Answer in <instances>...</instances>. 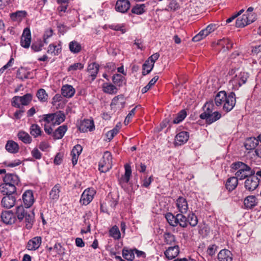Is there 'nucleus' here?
Wrapping results in <instances>:
<instances>
[{"label": "nucleus", "instance_id": "f257e3e1", "mask_svg": "<svg viewBox=\"0 0 261 261\" xmlns=\"http://www.w3.org/2000/svg\"><path fill=\"white\" fill-rule=\"evenodd\" d=\"M228 74L229 76H231L229 82V85L232 86V88L234 90H238L240 87L245 84L249 77V74L247 72L241 71L238 68L230 69Z\"/></svg>", "mask_w": 261, "mask_h": 261}, {"label": "nucleus", "instance_id": "f03ea898", "mask_svg": "<svg viewBox=\"0 0 261 261\" xmlns=\"http://www.w3.org/2000/svg\"><path fill=\"white\" fill-rule=\"evenodd\" d=\"M230 167L231 170L237 171L235 176L239 180H243L255 174L253 169L242 162H234L231 165Z\"/></svg>", "mask_w": 261, "mask_h": 261}, {"label": "nucleus", "instance_id": "7ed1b4c3", "mask_svg": "<svg viewBox=\"0 0 261 261\" xmlns=\"http://www.w3.org/2000/svg\"><path fill=\"white\" fill-rule=\"evenodd\" d=\"M15 214L20 221H22L23 218L25 219V226L27 229L32 228L34 221V213L33 212H31L29 213H27L23 206L20 205L16 207Z\"/></svg>", "mask_w": 261, "mask_h": 261}, {"label": "nucleus", "instance_id": "20e7f679", "mask_svg": "<svg viewBox=\"0 0 261 261\" xmlns=\"http://www.w3.org/2000/svg\"><path fill=\"white\" fill-rule=\"evenodd\" d=\"M112 166V155L109 151L104 152L102 159L99 163V170L101 172H107Z\"/></svg>", "mask_w": 261, "mask_h": 261}, {"label": "nucleus", "instance_id": "39448f33", "mask_svg": "<svg viewBox=\"0 0 261 261\" xmlns=\"http://www.w3.org/2000/svg\"><path fill=\"white\" fill-rule=\"evenodd\" d=\"M236 95L234 92H231L225 100L223 109L226 112L230 111L236 105Z\"/></svg>", "mask_w": 261, "mask_h": 261}, {"label": "nucleus", "instance_id": "423d86ee", "mask_svg": "<svg viewBox=\"0 0 261 261\" xmlns=\"http://www.w3.org/2000/svg\"><path fill=\"white\" fill-rule=\"evenodd\" d=\"M259 185V179L256 176L252 175L247 178L245 181V187L249 191H254Z\"/></svg>", "mask_w": 261, "mask_h": 261}, {"label": "nucleus", "instance_id": "0eeeda50", "mask_svg": "<svg viewBox=\"0 0 261 261\" xmlns=\"http://www.w3.org/2000/svg\"><path fill=\"white\" fill-rule=\"evenodd\" d=\"M95 193V191L93 189L88 188L85 190L82 194L81 203L85 205L88 204L92 200Z\"/></svg>", "mask_w": 261, "mask_h": 261}, {"label": "nucleus", "instance_id": "6e6552de", "mask_svg": "<svg viewBox=\"0 0 261 261\" xmlns=\"http://www.w3.org/2000/svg\"><path fill=\"white\" fill-rule=\"evenodd\" d=\"M31 35L30 29L26 28L24 29L21 37L20 44L24 48H28L30 46Z\"/></svg>", "mask_w": 261, "mask_h": 261}, {"label": "nucleus", "instance_id": "1a4fd4ad", "mask_svg": "<svg viewBox=\"0 0 261 261\" xmlns=\"http://www.w3.org/2000/svg\"><path fill=\"white\" fill-rule=\"evenodd\" d=\"M252 15L249 16L248 14H243L242 16L237 18L236 22V25L238 28H243L250 24L254 21L253 18H252Z\"/></svg>", "mask_w": 261, "mask_h": 261}, {"label": "nucleus", "instance_id": "9d476101", "mask_svg": "<svg viewBox=\"0 0 261 261\" xmlns=\"http://www.w3.org/2000/svg\"><path fill=\"white\" fill-rule=\"evenodd\" d=\"M176 206L178 211L182 214L187 213L189 206L187 199L181 196H179L176 201Z\"/></svg>", "mask_w": 261, "mask_h": 261}, {"label": "nucleus", "instance_id": "9b49d317", "mask_svg": "<svg viewBox=\"0 0 261 261\" xmlns=\"http://www.w3.org/2000/svg\"><path fill=\"white\" fill-rule=\"evenodd\" d=\"M42 243V238L37 236L30 240L27 245V248L30 251H35L38 249Z\"/></svg>", "mask_w": 261, "mask_h": 261}, {"label": "nucleus", "instance_id": "f8f14e48", "mask_svg": "<svg viewBox=\"0 0 261 261\" xmlns=\"http://www.w3.org/2000/svg\"><path fill=\"white\" fill-rule=\"evenodd\" d=\"M130 6L128 0H118L115 5V9L118 12L124 13L128 11Z\"/></svg>", "mask_w": 261, "mask_h": 261}, {"label": "nucleus", "instance_id": "ddd939ff", "mask_svg": "<svg viewBox=\"0 0 261 261\" xmlns=\"http://www.w3.org/2000/svg\"><path fill=\"white\" fill-rule=\"evenodd\" d=\"M1 217L2 221L6 224L11 225L16 221V217L11 211L2 212Z\"/></svg>", "mask_w": 261, "mask_h": 261}, {"label": "nucleus", "instance_id": "4468645a", "mask_svg": "<svg viewBox=\"0 0 261 261\" xmlns=\"http://www.w3.org/2000/svg\"><path fill=\"white\" fill-rule=\"evenodd\" d=\"M189 138V134L187 132H181L177 134L175 138L174 145L180 146L185 144Z\"/></svg>", "mask_w": 261, "mask_h": 261}, {"label": "nucleus", "instance_id": "2eb2a0df", "mask_svg": "<svg viewBox=\"0 0 261 261\" xmlns=\"http://www.w3.org/2000/svg\"><path fill=\"white\" fill-rule=\"evenodd\" d=\"M4 183L10 186L15 187L19 182V178L18 176L14 174H7L3 179Z\"/></svg>", "mask_w": 261, "mask_h": 261}, {"label": "nucleus", "instance_id": "dca6fc26", "mask_svg": "<svg viewBox=\"0 0 261 261\" xmlns=\"http://www.w3.org/2000/svg\"><path fill=\"white\" fill-rule=\"evenodd\" d=\"M22 199L27 208L31 207L34 202V198L32 191H26L22 195Z\"/></svg>", "mask_w": 261, "mask_h": 261}, {"label": "nucleus", "instance_id": "f3484780", "mask_svg": "<svg viewBox=\"0 0 261 261\" xmlns=\"http://www.w3.org/2000/svg\"><path fill=\"white\" fill-rule=\"evenodd\" d=\"M94 125L93 120L89 119L84 120L81 123L79 129L82 132L92 131L94 129Z\"/></svg>", "mask_w": 261, "mask_h": 261}, {"label": "nucleus", "instance_id": "a211bd4d", "mask_svg": "<svg viewBox=\"0 0 261 261\" xmlns=\"http://www.w3.org/2000/svg\"><path fill=\"white\" fill-rule=\"evenodd\" d=\"M179 253V247L175 245L173 247H169L164 252L166 257L169 259L171 260L175 258Z\"/></svg>", "mask_w": 261, "mask_h": 261}, {"label": "nucleus", "instance_id": "6ab92c4d", "mask_svg": "<svg viewBox=\"0 0 261 261\" xmlns=\"http://www.w3.org/2000/svg\"><path fill=\"white\" fill-rule=\"evenodd\" d=\"M16 201V198L13 195H8L4 197L1 203L3 207L6 208H10L13 207Z\"/></svg>", "mask_w": 261, "mask_h": 261}, {"label": "nucleus", "instance_id": "aec40b11", "mask_svg": "<svg viewBox=\"0 0 261 261\" xmlns=\"http://www.w3.org/2000/svg\"><path fill=\"white\" fill-rule=\"evenodd\" d=\"M204 112L200 115V118L201 119L206 118L209 115L213 113L214 110L213 101L207 102L203 107Z\"/></svg>", "mask_w": 261, "mask_h": 261}, {"label": "nucleus", "instance_id": "412c9836", "mask_svg": "<svg viewBox=\"0 0 261 261\" xmlns=\"http://www.w3.org/2000/svg\"><path fill=\"white\" fill-rule=\"evenodd\" d=\"M16 188L15 187L10 186L5 183H3L0 185V192L4 195H13L12 194L16 192Z\"/></svg>", "mask_w": 261, "mask_h": 261}, {"label": "nucleus", "instance_id": "4be33fe9", "mask_svg": "<svg viewBox=\"0 0 261 261\" xmlns=\"http://www.w3.org/2000/svg\"><path fill=\"white\" fill-rule=\"evenodd\" d=\"M61 189V186L59 184H56L49 192V199L53 201H57L60 197Z\"/></svg>", "mask_w": 261, "mask_h": 261}, {"label": "nucleus", "instance_id": "5701e85b", "mask_svg": "<svg viewBox=\"0 0 261 261\" xmlns=\"http://www.w3.org/2000/svg\"><path fill=\"white\" fill-rule=\"evenodd\" d=\"M75 92L74 88L70 85H63L61 88L62 95L65 97H72Z\"/></svg>", "mask_w": 261, "mask_h": 261}, {"label": "nucleus", "instance_id": "b1692460", "mask_svg": "<svg viewBox=\"0 0 261 261\" xmlns=\"http://www.w3.org/2000/svg\"><path fill=\"white\" fill-rule=\"evenodd\" d=\"M218 259L219 261H232V254L229 250L223 249L218 253Z\"/></svg>", "mask_w": 261, "mask_h": 261}, {"label": "nucleus", "instance_id": "393cba45", "mask_svg": "<svg viewBox=\"0 0 261 261\" xmlns=\"http://www.w3.org/2000/svg\"><path fill=\"white\" fill-rule=\"evenodd\" d=\"M125 173L119 179V183L121 185L124 184H127L130 179L132 175L131 167L129 165L126 164L125 165Z\"/></svg>", "mask_w": 261, "mask_h": 261}, {"label": "nucleus", "instance_id": "a878e982", "mask_svg": "<svg viewBox=\"0 0 261 261\" xmlns=\"http://www.w3.org/2000/svg\"><path fill=\"white\" fill-rule=\"evenodd\" d=\"M257 204V201L255 196H248L244 200V206L247 209H251L254 207Z\"/></svg>", "mask_w": 261, "mask_h": 261}, {"label": "nucleus", "instance_id": "bb28decb", "mask_svg": "<svg viewBox=\"0 0 261 261\" xmlns=\"http://www.w3.org/2000/svg\"><path fill=\"white\" fill-rule=\"evenodd\" d=\"M67 130V126L63 125L58 127L53 133V137L55 139H61L64 136Z\"/></svg>", "mask_w": 261, "mask_h": 261}, {"label": "nucleus", "instance_id": "cd10ccee", "mask_svg": "<svg viewBox=\"0 0 261 261\" xmlns=\"http://www.w3.org/2000/svg\"><path fill=\"white\" fill-rule=\"evenodd\" d=\"M238 180L239 179H238L236 176L229 177L226 180L225 184L226 188L229 191H232L235 189L238 186Z\"/></svg>", "mask_w": 261, "mask_h": 261}, {"label": "nucleus", "instance_id": "c85d7f7f", "mask_svg": "<svg viewBox=\"0 0 261 261\" xmlns=\"http://www.w3.org/2000/svg\"><path fill=\"white\" fill-rule=\"evenodd\" d=\"M258 144V140L254 137L247 139L245 142L244 146L247 150H252L255 148Z\"/></svg>", "mask_w": 261, "mask_h": 261}, {"label": "nucleus", "instance_id": "c756f323", "mask_svg": "<svg viewBox=\"0 0 261 261\" xmlns=\"http://www.w3.org/2000/svg\"><path fill=\"white\" fill-rule=\"evenodd\" d=\"M99 65L96 63H92L89 64L88 66V72L91 76L92 80L93 81L96 77L99 70Z\"/></svg>", "mask_w": 261, "mask_h": 261}, {"label": "nucleus", "instance_id": "7c9ffc66", "mask_svg": "<svg viewBox=\"0 0 261 261\" xmlns=\"http://www.w3.org/2000/svg\"><path fill=\"white\" fill-rule=\"evenodd\" d=\"M226 93L224 91L218 92L215 96V102L216 106L218 107L224 105L225 100L226 98Z\"/></svg>", "mask_w": 261, "mask_h": 261}, {"label": "nucleus", "instance_id": "2f4dec72", "mask_svg": "<svg viewBox=\"0 0 261 261\" xmlns=\"http://www.w3.org/2000/svg\"><path fill=\"white\" fill-rule=\"evenodd\" d=\"M62 47L60 44L55 45L50 44L48 47L47 52L53 56H58L61 52Z\"/></svg>", "mask_w": 261, "mask_h": 261}, {"label": "nucleus", "instance_id": "473e14b6", "mask_svg": "<svg viewBox=\"0 0 261 261\" xmlns=\"http://www.w3.org/2000/svg\"><path fill=\"white\" fill-rule=\"evenodd\" d=\"M5 148L8 152L15 153L18 151L19 147L17 143L12 140H9L7 142Z\"/></svg>", "mask_w": 261, "mask_h": 261}, {"label": "nucleus", "instance_id": "72a5a7b5", "mask_svg": "<svg viewBox=\"0 0 261 261\" xmlns=\"http://www.w3.org/2000/svg\"><path fill=\"white\" fill-rule=\"evenodd\" d=\"M53 115L54 117V126L56 125L60 124L65 120V115L64 113L61 111H58L56 113H53Z\"/></svg>", "mask_w": 261, "mask_h": 261}, {"label": "nucleus", "instance_id": "f704fd0d", "mask_svg": "<svg viewBox=\"0 0 261 261\" xmlns=\"http://www.w3.org/2000/svg\"><path fill=\"white\" fill-rule=\"evenodd\" d=\"M221 117V114L218 111H215L212 113L206 118L205 120L206 123L210 124L212 123L219 120Z\"/></svg>", "mask_w": 261, "mask_h": 261}, {"label": "nucleus", "instance_id": "c9c22d12", "mask_svg": "<svg viewBox=\"0 0 261 261\" xmlns=\"http://www.w3.org/2000/svg\"><path fill=\"white\" fill-rule=\"evenodd\" d=\"M184 214L180 213L176 215V222L177 225H179L182 228H186L188 226V221L187 217Z\"/></svg>", "mask_w": 261, "mask_h": 261}, {"label": "nucleus", "instance_id": "e433bc0d", "mask_svg": "<svg viewBox=\"0 0 261 261\" xmlns=\"http://www.w3.org/2000/svg\"><path fill=\"white\" fill-rule=\"evenodd\" d=\"M217 44L221 46L223 50L225 51V48H226L227 50L231 49L232 47L233 44L229 39L223 38V39L218 40Z\"/></svg>", "mask_w": 261, "mask_h": 261}, {"label": "nucleus", "instance_id": "4c0bfd02", "mask_svg": "<svg viewBox=\"0 0 261 261\" xmlns=\"http://www.w3.org/2000/svg\"><path fill=\"white\" fill-rule=\"evenodd\" d=\"M103 91L105 93L109 94H116L117 92V88L111 84L105 83L102 86Z\"/></svg>", "mask_w": 261, "mask_h": 261}, {"label": "nucleus", "instance_id": "58836bf2", "mask_svg": "<svg viewBox=\"0 0 261 261\" xmlns=\"http://www.w3.org/2000/svg\"><path fill=\"white\" fill-rule=\"evenodd\" d=\"M69 48L70 51L74 54L80 53L82 49L81 44L75 40L72 41L69 43Z\"/></svg>", "mask_w": 261, "mask_h": 261}, {"label": "nucleus", "instance_id": "ea45409f", "mask_svg": "<svg viewBox=\"0 0 261 261\" xmlns=\"http://www.w3.org/2000/svg\"><path fill=\"white\" fill-rule=\"evenodd\" d=\"M19 140L25 144H30L32 142V138L28 133L24 131H20L17 134Z\"/></svg>", "mask_w": 261, "mask_h": 261}, {"label": "nucleus", "instance_id": "a19ab883", "mask_svg": "<svg viewBox=\"0 0 261 261\" xmlns=\"http://www.w3.org/2000/svg\"><path fill=\"white\" fill-rule=\"evenodd\" d=\"M146 5L144 4H136L132 9V12L133 13L141 15L145 12Z\"/></svg>", "mask_w": 261, "mask_h": 261}, {"label": "nucleus", "instance_id": "79ce46f5", "mask_svg": "<svg viewBox=\"0 0 261 261\" xmlns=\"http://www.w3.org/2000/svg\"><path fill=\"white\" fill-rule=\"evenodd\" d=\"M27 12L25 11H18L10 14L11 18L14 21H20L26 16Z\"/></svg>", "mask_w": 261, "mask_h": 261}, {"label": "nucleus", "instance_id": "37998d69", "mask_svg": "<svg viewBox=\"0 0 261 261\" xmlns=\"http://www.w3.org/2000/svg\"><path fill=\"white\" fill-rule=\"evenodd\" d=\"M153 66V63H152V62H149L148 60H146L143 65L142 74L145 75L150 73Z\"/></svg>", "mask_w": 261, "mask_h": 261}, {"label": "nucleus", "instance_id": "c03bdc74", "mask_svg": "<svg viewBox=\"0 0 261 261\" xmlns=\"http://www.w3.org/2000/svg\"><path fill=\"white\" fill-rule=\"evenodd\" d=\"M30 134L35 138L41 135V130L40 126L36 124H32L30 129Z\"/></svg>", "mask_w": 261, "mask_h": 261}, {"label": "nucleus", "instance_id": "a18cd8bd", "mask_svg": "<svg viewBox=\"0 0 261 261\" xmlns=\"http://www.w3.org/2000/svg\"><path fill=\"white\" fill-rule=\"evenodd\" d=\"M36 96L41 102H45L47 100L48 95L43 89H39L36 93Z\"/></svg>", "mask_w": 261, "mask_h": 261}, {"label": "nucleus", "instance_id": "49530a36", "mask_svg": "<svg viewBox=\"0 0 261 261\" xmlns=\"http://www.w3.org/2000/svg\"><path fill=\"white\" fill-rule=\"evenodd\" d=\"M123 257L127 260H133L135 258L134 250L124 249L122 251Z\"/></svg>", "mask_w": 261, "mask_h": 261}, {"label": "nucleus", "instance_id": "de8ad7c7", "mask_svg": "<svg viewBox=\"0 0 261 261\" xmlns=\"http://www.w3.org/2000/svg\"><path fill=\"white\" fill-rule=\"evenodd\" d=\"M187 218L188 224L192 227L195 226L198 223V219L195 214L191 213L188 215Z\"/></svg>", "mask_w": 261, "mask_h": 261}, {"label": "nucleus", "instance_id": "09e8293b", "mask_svg": "<svg viewBox=\"0 0 261 261\" xmlns=\"http://www.w3.org/2000/svg\"><path fill=\"white\" fill-rule=\"evenodd\" d=\"M166 219L169 224L172 226H176V215L175 216L172 213H168L165 215Z\"/></svg>", "mask_w": 261, "mask_h": 261}, {"label": "nucleus", "instance_id": "8fccbe9b", "mask_svg": "<svg viewBox=\"0 0 261 261\" xmlns=\"http://www.w3.org/2000/svg\"><path fill=\"white\" fill-rule=\"evenodd\" d=\"M110 235L114 239L118 240L120 238V232L117 226L112 227L109 231Z\"/></svg>", "mask_w": 261, "mask_h": 261}, {"label": "nucleus", "instance_id": "3c124183", "mask_svg": "<svg viewBox=\"0 0 261 261\" xmlns=\"http://www.w3.org/2000/svg\"><path fill=\"white\" fill-rule=\"evenodd\" d=\"M187 112L185 110L180 111L177 114L175 119L173 121L174 124H177L181 122L186 117Z\"/></svg>", "mask_w": 261, "mask_h": 261}, {"label": "nucleus", "instance_id": "603ef678", "mask_svg": "<svg viewBox=\"0 0 261 261\" xmlns=\"http://www.w3.org/2000/svg\"><path fill=\"white\" fill-rule=\"evenodd\" d=\"M159 79L158 76H155L153 77L148 83V84L143 87L142 90L141 92L142 93H145L147 92L150 88L151 87L154 85V84L156 83V82Z\"/></svg>", "mask_w": 261, "mask_h": 261}, {"label": "nucleus", "instance_id": "864d4df0", "mask_svg": "<svg viewBox=\"0 0 261 261\" xmlns=\"http://www.w3.org/2000/svg\"><path fill=\"white\" fill-rule=\"evenodd\" d=\"M53 113L42 115L41 121L45 122V124H51L54 126Z\"/></svg>", "mask_w": 261, "mask_h": 261}, {"label": "nucleus", "instance_id": "5fc2aeb1", "mask_svg": "<svg viewBox=\"0 0 261 261\" xmlns=\"http://www.w3.org/2000/svg\"><path fill=\"white\" fill-rule=\"evenodd\" d=\"M21 103L23 106L29 105L32 99V95L30 93H27L22 96H20Z\"/></svg>", "mask_w": 261, "mask_h": 261}, {"label": "nucleus", "instance_id": "6e6d98bb", "mask_svg": "<svg viewBox=\"0 0 261 261\" xmlns=\"http://www.w3.org/2000/svg\"><path fill=\"white\" fill-rule=\"evenodd\" d=\"M112 81L115 84L120 86L123 82V76L121 74H116L113 75Z\"/></svg>", "mask_w": 261, "mask_h": 261}, {"label": "nucleus", "instance_id": "4d7b16f0", "mask_svg": "<svg viewBox=\"0 0 261 261\" xmlns=\"http://www.w3.org/2000/svg\"><path fill=\"white\" fill-rule=\"evenodd\" d=\"M84 68V65L81 63H75L69 66L68 71H75L77 69H82Z\"/></svg>", "mask_w": 261, "mask_h": 261}, {"label": "nucleus", "instance_id": "13d9d810", "mask_svg": "<svg viewBox=\"0 0 261 261\" xmlns=\"http://www.w3.org/2000/svg\"><path fill=\"white\" fill-rule=\"evenodd\" d=\"M43 46V43L41 41L34 42L32 44L31 46V48L34 51H39L42 49V48Z\"/></svg>", "mask_w": 261, "mask_h": 261}, {"label": "nucleus", "instance_id": "bf43d9fd", "mask_svg": "<svg viewBox=\"0 0 261 261\" xmlns=\"http://www.w3.org/2000/svg\"><path fill=\"white\" fill-rule=\"evenodd\" d=\"M21 101L20 96H15L12 98V106L17 108H21Z\"/></svg>", "mask_w": 261, "mask_h": 261}, {"label": "nucleus", "instance_id": "052dcab7", "mask_svg": "<svg viewBox=\"0 0 261 261\" xmlns=\"http://www.w3.org/2000/svg\"><path fill=\"white\" fill-rule=\"evenodd\" d=\"M165 242L168 244H171L175 241V237L170 233H166L165 236Z\"/></svg>", "mask_w": 261, "mask_h": 261}, {"label": "nucleus", "instance_id": "680f3d73", "mask_svg": "<svg viewBox=\"0 0 261 261\" xmlns=\"http://www.w3.org/2000/svg\"><path fill=\"white\" fill-rule=\"evenodd\" d=\"M67 7L68 4L60 5L57 9L59 15L62 16L63 14L66 12Z\"/></svg>", "mask_w": 261, "mask_h": 261}, {"label": "nucleus", "instance_id": "e2e57ef3", "mask_svg": "<svg viewBox=\"0 0 261 261\" xmlns=\"http://www.w3.org/2000/svg\"><path fill=\"white\" fill-rule=\"evenodd\" d=\"M82 146L79 144H77L72 149L71 154H75V155L79 156L82 152Z\"/></svg>", "mask_w": 261, "mask_h": 261}, {"label": "nucleus", "instance_id": "0e129e2a", "mask_svg": "<svg viewBox=\"0 0 261 261\" xmlns=\"http://www.w3.org/2000/svg\"><path fill=\"white\" fill-rule=\"evenodd\" d=\"M32 156L36 159H40L42 157L41 153L37 148H34L31 152Z\"/></svg>", "mask_w": 261, "mask_h": 261}, {"label": "nucleus", "instance_id": "69168bd1", "mask_svg": "<svg viewBox=\"0 0 261 261\" xmlns=\"http://www.w3.org/2000/svg\"><path fill=\"white\" fill-rule=\"evenodd\" d=\"M52 126L53 125L51 124H44V129L46 134H47L48 135H51L53 136V133L54 132Z\"/></svg>", "mask_w": 261, "mask_h": 261}, {"label": "nucleus", "instance_id": "338daca9", "mask_svg": "<svg viewBox=\"0 0 261 261\" xmlns=\"http://www.w3.org/2000/svg\"><path fill=\"white\" fill-rule=\"evenodd\" d=\"M136 167L137 170L139 172H142V173L144 172L146 169V165L142 163H140L139 164H136Z\"/></svg>", "mask_w": 261, "mask_h": 261}, {"label": "nucleus", "instance_id": "774afa93", "mask_svg": "<svg viewBox=\"0 0 261 261\" xmlns=\"http://www.w3.org/2000/svg\"><path fill=\"white\" fill-rule=\"evenodd\" d=\"M204 29L206 31L205 32L209 35L216 29V25L215 24H210Z\"/></svg>", "mask_w": 261, "mask_h": 261}]
</instances>
